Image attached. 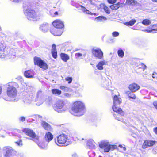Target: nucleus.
<instances>
[{
    "label": "nucleus",
    "instance_id": "1",
    "mask_svg": "<svg viewBox=\"0 0 157 157\" xmlns=\"http://www.w3.org/2000/svg\"><path fill=\"white\" fill-rule=\"evenodd\" d=\"M17 83L15 82H11L8 83V86L7 90V94L8 97L4 96L3 98L7 101H17L18 99L16 98L17 94V91L14 86Z\"/></svg>",
    "mask_w": 157,
    "mask_h": 157
},
{
    "label": "nucleus",
    "instance_id": "2",
    "mask_svg": "<svg viewBox=\"0 0 157 157\" xmlns=\"http://www.w3.org/2000/svg\"><path fill=\"white\" fill-rule=\"evenodd\" d=\"M71 110V113L75 116H80L83 115L86 112L84 103L80 101L75 102L72 105Z\"/></svg>",
    "mask_w": 157,
    "mask_h": 157
},
{
    "label": "nucleus",
    "instance_id": "3",
    "mask_svg": "<svg viewBox=\"0 0 157 157\" xmlns=\"http://www.w3.org/2000/svg\"><path fill=\"white\" fill-rule=\"evenodd\" d=\"M25 13L28 20L32 21L39 19L42 15L40 12L37 9H28L25 11Z\"/></svg>",
    "mask_w": 157,
    "mask_h": 157
},
{
    "label": "nucleus",
    "instance_id": "4",
    "mask_svg": "<svg viewBox=\"0 0 157 157\" xmlns=\"http://www.w3.org/2000/svg\"><path fill=\"white\" fill-rule=\"evenodd\" d=\"M33 89L32 87L26 86L23 98V101L25 103L29 104L31 103L34 98L33 94Z\"/></svg>",
    "mask_w": 157,
    "mask_h": 157
},
{
    "label": "nucleus",
    "instance_id": "5",
    "mask_svg": "<svg viewBox=\"0 0 157 157\" xmlns=\"http://www.w3.org/2000/svg\"><path fill=\"white\" fill-rule=\"evenodd\" d=\"M121 98L117 95H115L113 98V105L112 106V109L114 112L120 114L121 116L124 115V112L120 108L117 107L121 103Z\"/></svg>",
    "mask_w": 157,
    "mask_h": 157
},
{
    "label": "nucleus",
    "instance_id": "6",
    "mask_svg": "<svg viewBox=\"0 0 157 157\" xmlns=\"http://www.w3.org/2000/svg\"><path fill=\"white\" fill-rule=\"evenodd\" d=\"M67 138V135L63 134L57 137L56 140H55V142L58 145L60 146L61 145H62V146H67L71 143Z\"/></svg>",
    "mask_w": 157,
    "mask_h": 157
},
{
    "label": "nucleus",
    "instance_id": "7",
    "mask_svg": "<svg viewBox=\"0 0 157 157\" xmlns=\"http://www.w3.org/2000/svg\"><path fill=\"white\" fill-rule=\"evenodd\" d=\"M64 101L60 100L57 101L53 106L54 109L58 113H61L64 111L63 108L65 105Z\"/></svg>",
    "mask_w": 157,
    "mask_h": 157
},
{
    "label": "nucleus",
    "instance_id": "8",
    "mask_svg": "<svg viewBox=\"0 0 157 157\" xmlns=\"http://www.w3.org/2000/svg\"><path fill=\"white\" fill-rule=\"evenodd\" d=\"M24 132L27 135L33 138V140L36 143L38 142L39 141V137L36 135L35 133L33 130L28 128H25L24 130Z\"/></svg>",
    "mask_w": 157,
    "mask_h": 157
},
{
    "label": "nucleus",
    "instance_id": "9",
    "mask_svg": "<svg viewBox=\"0 0 157 157\" xmlns=\"http://www.w3.org/2000/svg\"><path fill=\"white\" fill-rule=\"evenodd\" d=\"M93 55L96 58L101 59L103 57V53L101 50L98 48H94L92 49Z\"/></svg>",
    "mask_w": 157,
    "mask_h": 157
},
{
    "label": "nucleus",
    "instance_id": "10",
    "mask_svg": "<svg viewBox=\"0 0 157 157\" xmlns=\"http://www.w3.org/2000/svg\"><path fill=\"white\" fill-rule=\"evenodd\" d=\"M8 49L6 48L5 44L0 43V58H4L8 54Z\"/></svg>",
    "mask_w": 157,
    "mask_h": 157
},
{
    "label": "nucleus",
    "instance_id": "11",
    "mask_svg": "<svg viewBox=\"0 0 157 157\" xmlns=\"http://www.w3.org/2000/svg\"><path fill=\"white\" fill-rule=\"evenodd\" d=\"M3 151L5 153V157H10L13 152V150L12 148L10 147H5L3 149Z\"/></svg>",
    "mask_w": 157,
    "mask_h": 157
},
{
    "label": "nucleus",
    "instance_id": "12",
    "mask_svg": "<svg viewBox=\"0 0 157 157\" xmlns=\"http://www.w3.org/2000/svg\"><path fill=\"white\" fill-rule=\"evenodd\" d=\"M156 141L152 140H146L144 142L142 147L143 148L145 149L147 148L152 146L156 143Z\"/></svg>",
    "mask_w": 157,
    "mask_h": 157
},
{
    "label": "nucleus",
    "instance_id": "13",
    "mask_svg": "<svg viewBox=\"0 0 157 157\" xmlns=\"http://www.w3.org/2000/svg\"><path fill=\"white\" fill-rule=\"evenodd\" d=\"M52 24L54 28L61 29L64 26V23L60 20L57 19L54 21Z\"/></svg>",
    "mask_w": 157,
    "mask_h": 157
},
{
    "label": "nucleus",
    "instance_id": "14",
    "mask_svg": "<svg viewBox=\"0 0 157 157\" xmlns=\"http://www.w3.org/2000/svg\"><path fill=\"white\" fill-rule=\"evenodd\" d=\"M44 101V99L41 95V92L39 91L37 94V97L35 99L36 104L38 105H40L42 104Z\"/></svg>",
    "mask_w": 157,
    "mask_h": 157
},
{
    "label": "nucleus",
    "instance_id": "15",
    "mask_svg": "<svg viewBox=\"0 0 157 157\" xmlns=\"http://www.w3.org/2000/svg\"><path fill=\"white\" fill-rule=\"evenodd\" d=\"M51 33L54 36H60L63 32L62 29L54 28L51 30Z\"/></svg>",
    "mask_w": 157,
    "mask_h": 157
},
{
    "label": "nucleus",
    "instance_id": "16",
    "mask_svg": "<svg viewBox=\"0 0 157 157\" xmlns=\"http://www.w3.org/2000/svg\"><path fill=\"white\" fill-rule=\"evenodd\" d=\"M49 26L48 24L44 23L40 25L39 29L40 30L45 33L48 31L49 28Z\"/></svg>",
    "mask_w": 157,
    "mask_h": 157
},
{
    "label": "nucleus",
    "instance_id": "17",
    "mask_svg": "<svg viewBox=\"0 0 157 157\" xmlns=\"http://www.w3.org/2000/svg\"><path fill=\"white\" fill-rule=\"evenodd\" d=\"M129 88L132 92H135L140 88V86L137 84L133 83L129 85Z\"/></svg>",
    "mask_w": 157,
    "mask_h": 157
},
{
    "label": "nucleus",
    "instance_id": "18",
    "mask_svg": "<svg viewBox=\"0 0 157 157\" xmlns=\"http://www.w3.org/2000/svg\"><path fill=\"white\" fill-rule=\"evenodd\" d=\"M53 138V135L50 132H46L45 134L44 139L48 143L51 141Z\"/></svg>",
    "mask_w": 157,
    "mask_h": 157
},
{
    "label": "nucleus",
    "instance_id": "19",
    "mask_svg": "<svg viewBox=\"0 0 157 157\" xmlns=\"http://www.w3.org/2000/svg\"><path fill=\"white\" fill-rule=\"evenodd\" d=\"M107 62L105 60L100 61L96 65L97 68L99 70H102L103 69V66L107 64Z\"/></svg>",
    "mask_w": 157,
    "mask_h": 157
},
{
    "label": "nucleus",
    "instance_id": "20",
    "mask_svg": "<svg viewBox=\"0 0 157 157\" xmlns=\"http://www.w3.org/2000/svg\"><path fill=\"white\" fill-rule=\"evenodd\" d=\"M95 142L92 139L89 140H87V143L88 147L90 149H94L95 148Z\"/></svg>",
    "mask_w": 157,
    "mask_h": 157
},
{
    "label": "nucleus",
    "instance_id": "21",
    "mask_svg": "<svg viewBox=\"0 0 157 157\" xmlns=\"http://www.w3.org/2000/svg\"><path fill=\"white\" fill-rule=\"evenodd\" d=\"M24 75L28 78H31L33 77L34 75L33 71L32 70H29L25 71L24 73Z\"/></svg>",
    "mask_w": 157,
    "mask_h": 157
},
{
    "label": "nucleus",
    "instance_id": "22",
    "mask_svg": "<svg viewBox=\"0 0 157 157\" xmlns=\"http://www.w3.org/2000/svg\"><path fill=\"white\" fill-rule=\"evenodd\" d=\"M52 54L53 57L56 59L57 57V53L56 49V46L55 44L52 45Z\"/></svg>",
    "mask_w": 157,
    "mask_h": 157
},
{
    "label": "nucleus",
    "instance_id": "23",
    "mask_svg": "<svg viewBox=\"0 0 157 157\" xmlns=\"http://www.w3.org/2000/svg\"><path fill=\"white\" fill-rule=\"evenodd\" d=\"M115 145L109 144L103 148L104 151L105 152H109L110 150H113L115 149Z\"/></svg>",
    "mask_w": 157,
    "mask_h": 157
},
{
    "label": "nucleus",
    "instance_id": "24",
    "mask_svg": "<svg viewBox=\"0 0 157 157\" xmlns=\"http://www.w3.org/2000/svg\"><path fill=\"white\" fill-rule=\"evenodd\" d=\"M41 125L44 129L50 131L51 129V127L50 125L44 121H42Z\"/></svg>",
    "mask_w": 157,
    "mask_h": 157
},
{
    "label": "nucleus",
    "instance_id": "25",
    "mask_svg": "<svg viewBox=\"0 0 157 157\" xmlns=\"http://www.w3.org/2000/svg\"><path fill=\"white\" fill-rule=\"evenodd\" d=\"M109 144V142L107 140H104L101 141L100 143L99 146L100 148H103Z\"/></svg>",
    "mask_w": 157,
    "mask_h": 157
},
{
    "label": "nucleus",
    "instance_id": "26",
    "mask_svg": "<svg viewBox=\"0 0 157 157\" xmlns=\"http://www.w3.org/2000/svg\"><path fill=\"white\" fill-rule=\"evenodd\" d=\"M60 56L62 60L64 62H67L69 59V56L66 54L61 53Z\"/></svg>",
    "mask_w": 157,
    "mask_h": 157
},
{
    "label": "nucleus",
    "instance_id": "27",
    "mask_svg": "<svg viewBox=\"0 0 157 157\" xmlns=\"http://www.w3.org/2000/svg\"><path fill=\"white\" fill-rule=\"evenodd\" d=\"M34 63L35 64L39 66L43 61L40 58L35 57L34 58Z\"/></svg>",
    "mask_w": 157,
    "mask_h": 157
},
{
    "label": "nucleus",
    "instance_id": "28",
    "mask_svg": "<svg viewBox=\"0 0 157 157\" xmlns=\"http://www.w3.org/2000/svg\"><path fill=\"white\" fill-rule=\"evenodd\" d=\"M34 63L35 64L39 66L43 61L40 58L35 57L34 58Z\"/></svg>",
    "mask_w": 157,
    "mask_h": 157
},
{
    "label": "nucleus",
    "instance_id": "29",
    "mask_svg": "<svg viewBox=\"0 0 157 157\" xmlns=\"http://www.w3.org/2000/svg\"><path fill=\"white\" fill-rule=\"evenodd\" d=\"M39 141L38 142L36 143L38 146L41 148L44 149L47 146L48 143H46L45 142H42L39 143Z\"/></svg>",
    "mask_w": 157,
    "mask_h": 157
},
{
    "label": "nucleus",
    "instance_id": "30",
    "mask_svg": "<svg viewBox=\"0 0 157 157\" xmlns=\"http://www.w3.org/2000/svg\"><path fill=\"white\" fill-rule=\"evenodd\" d=\"M107 18L103 16H100L96 17L95 18V20L96 21L98 22L99 21H104L107 20Z\"/></svg>",
    "mask_w": 157,
    "mask_h": 157
},
{
    "label": "nucleus",
    "instance_id": "31",
    "mask_svg": "<svg viewBox=\"0 0 157 157\" xmlns=\"http://www.w3.org/2000/svg\"><path fill=\"white\" fill-rule=\"evenodd\" d=\"M38 66L40 68H42L45 70L48 68V65L43 60L42 62H41V63H40Z\"/></svg>",
    "mask_w": 157,
    "mask_h": 157
},
{
    "label": "nucleus",
    "instance_id": "32",
    "mask_svg": "<svg viewBox=\"0 0 157 157\" xmlns=\"http://www.w3.org/2000/svg\"><path fill=\"white\" fill-rule=\"evenodd\" d=\"M111 83L109 82V80H105L102 83V85L103 86L106 88L107 89V87L110 85Z\"/></svg>",
    "mask_w": 157,
    "mask_h": 157
},
{
    "label": "nucleus",
    "instance_id": "33",
    "mask_svg": "<svg viewBox=\"0 0 157 157\" xmlns=\"http://www.w3.org/2000/svg\"><path fill=\"white\" fill-rule=\"evenodd\" d=\"M137 2L134 0H127L126 3L128 5L134 6L137 4Z\"/></svg>",
    "mask_w": 157,
    "mask_h": 157
},
{
    "label": "nucleus",
    "instance_id": "34",
    "mask_svg": "<svg viewBox=\"0 0 157 157\" xmlns=\"http://www.w3.org/2000/svg\"><path fill=\"white\" fill-rule=\"evenodd\" d=\"M136 21L135 19H132L129 22H126L124 23L127 26H132L136 22Z\"/></svg>",
    "mask_w": 157,
    "mask_h": 157
},
{
    "label": "nucleus",
    "instance_id": "35",
    "mask_svg": "<svg viewBox=\"0 0 157 157\" xmlns=\"http://www.w3.org/2000/svg\"><path fill=\"white\" fill-rule=\"evenodd\" d=\"M52 92L55 94L60 95L61 93V91L60 90L56 89H52Z\"/></svg>",
    "mask_w": 157,
    "mask_h": 157
},
{
    "label": "nucleus",
    "instance_id": "36",
    "mask_svg": "<svg viewBox=\"0 0 157 157\" xmlns=\"http://www.w3.org/2000/svg\"><path fill=\"white\" fill-rule=\"evenodd\" d=\"M142 23L143 25L146 26H147L151 24V21L147 19L143 20Z\"/></svg>",
    "mask_w": 157,
    "mask_h": 157
},
{
    "label": "nucleus",
    "instance_id": "37",
    "mask_svg": "<svg viewBox=\"0 0 157 157\" xmlns=\"http://www.w3.org/2000/svg\"><path fill=\"white\" fill-rule=\"evenodd\" d=\"M138 68L142 69L144 71L146 68V66L143 63H141L139 64L137 66Z\"/></svg>",
    "mask_w": 157,
    "mask_h": 157
},
{
    "label": "nucleus",
    "instance_id": "38",
    "mask_svg": "<svg viewBox=\"0 0 157 157\" xmlns=\"http://www.w3.org/2000/svg\"><path fill=\"white\" fill-rule=\"evenodd\" d=\"M133 92H129V93H128V96L130 98L132 99H135L136 96L133 93Z\"/></svg>",
    "mask_w": 157,
    "mask_h": 157
},
{
    "label": "nucleus",
    "instance_id": "39",
    "mask_svg": "<svg viewBox=\"0 0 157 157\" xmlns=\"http://www.w3.org/2000/svg\"><path fill=\"white\" fill-rule=\"evenodd\" d=\"M117 53L118 56L121 58H123L124 56V53L122 50L118 51Z\"/></svg>",
    "mask_w": 157,
    "mask_h": 157
},
{
    "label": "nucleus",
    "instance_id": "40",
    "mask_svg": "<svg viewBox=\"0 0 157 157\" xmlns=\"http://www.w3.org/2000/svg\"><path fill=\"white\" fill-rule=\"evenodd\" d=\"M122 5L123 4L120 2H118L117 4H113L116 10L118 9L120 6H122Z\"/></svg>",
    "mask_w": 157,
    "mask_h": 157
},
{
    "label": "nucleus",
    "instance_id": "41",
    "mask_svg": "<svg viewBox=\"0 0 157 157\" xmlns=\"http://www.w3.org/2000/svg\"><path fill=\"white\" fill-rule=\"evenodd\" d=\"M88 155L90 157H94L95 156V153L92 151H90L88 152Z\"/></svg>",
    "mask_w": 157,
    "mask_h": 157
},
{
    "label": "nucleus",
    "instance_id": "42",
    "mask_svg": "<svg viewBox=\"0 0 157 157\" xmlns=\"http://www.w3.org/2000/svg\"><path fill=\"white\" fill-rule=\"evenodd\" d=\"M119 35V33L116 31H115L112 33V35L114 37L118 36Z\"/></svg>",
    "mask_w": 157,
    "mask_h": 157
},
{
    "label": "nucleus",
    "instance_id": "43",
    "mask_svg": "<svg viewBox=\"0 0 157 157\" xmlns=\"http://www.w3.org/2000/svg\"><path fill=\"white\" fill-rule=\"evenodd\" d=\"M104 9L105 11L108 14L110 13V11L109 8L107 6H104Z\"/></svg>",
    "mask_w": 157,
    "mask_h": 157
},
{
    "label": "nucleus",
    "instance_id": "44",
    "mask_svg": "<svg viewBox=\"0 0 157 157\" xmlns=\"http://www.w3.org/2000/svg\"><path fill=\"white\" fill-rule=\"evenodd\" d=\"M65 80L67 81H68V83H70L71 82L72 80V77H67L65 78Z\"/></svg>",
    "mask_w": 157,
    "mask_h": 157
},
{
    "label": "nucleus",
    "instance_id": "45",
    "mask_svg": "<svg viewBox=\"0 0 157 157\" xmlns=\"http://www.w3.org/2000/svg\"><path fill=\"white\" fill-rule=\"evenodd\" d=\"M15 143L19 146H21L22 145V141L21 140L15 142Z\"/></svg>",
    "mask_w": 157,
    "mask_h": 157
},
{
    "label": "nucleus",
    "instance_id": "46",
    "mask_svg": "<svg viewBox=\"0 0 157 157\" xmlns=\"http://www.w3.org/2000/svg\"><path fill=\"white\" fill-rule=\"evenodd\" d=\"M19 120L20 121L23 122L25 121V118L23 116L19 118Z\"/></svg>",
    "mask_w": 157,
    "mask_h": 157
},
{
    "label": "nucleus",
    "instance_id": "47",
    "mask_svg": "<svg viewBox=\"0 0 157 157\" xmlns=\"http://www.w3.org/2000/svg\"><path fill=\"white\" fill-rule=\"evenodd\" d=\"M116 0H108V2L110 4H113L115 3Z\"/></svg>",
    "mask_w": 157,
    "mask_h": 157
},
{
    "label": "nucleus",
    "instance_id": "48",
    "mask_svg": "<svg viewBox=\"0 0 157 157\" xmlns=\"http://www.w3.org/2000/svg\"><path fill=\"white\" fill-rule=\"evenodd\" d=\"M64 95L65 97L67 98H69L71 97V94H69V93H66L64 94Z\"/></svg>",
    "mask_w": 157,
    "mask_h": 157
},
{
    "label": "nucleus",
    "instance_id": "49",
    "mask_svg": "<svg viewBox=\"0 0 157 157\" xmlns=\"http://www.w3.org/2000/svg\"><path fill=\"white\" fill-rule=\"evenodd\" d=\"M115 115H116L115 114H113L114 116L115 117V118L116 119H117L119 121H122V122H123V120L122 119H121L120 117H117V116H116Z\"/></svg>",
    "mask_w": 157,
    "mask_h": 157
},
{
    "label": "nucleus",
    "instance_id": "50",
    "mask_svg": "<svg viewBox=\"0 0 157 157\" xmlns=\"http://www.w3.org/2000/svg\"><path fill=\"white\" fill-rule=\"evenodd\" d=\"M81 10L84 13L87 10L86 8L82 6H81Z\"/></svg>",
    "mask_w": 157,
    "mask_h": 157
},
{
    "label": "nucleus",
    "instance_id": "51",
    "mask_svg": "<svg viewBox=\"0 0 157 157\" xmlns=\"http://www.w3.org/2000/svg\"><path fill=\"white\" fill-rule=\"evenodd\" d=\"M85 13L86 14H90L91 15H93V14H95V13L94 14V13H92L91 12H90L89 10H87L86 11Z\"/></svg>",
    "mask_w": 157,
    "mask_h": 157
},
{
    "label": "nucleus",
    "instance_id": "52",
    "mask_svg": "<svg viewBox=\"0 0 157 157\" xmlns=\"http://www.w3.org/2000/svg\"><path fill=\"white\" fill-rule=\"evenodd\" d=\"M82 54L80 53H77L75 54V56L77 57H79L82 56Z\"/></svg>",
    "mask_w": 157,
    "mask_h": 157
},
{
    "label": "nucleus",
    "instance_id": "53",
    "mask_svg": "<svg viewBox=\"0 0 157 157\" xmlns=\"http://www.w3.org/2000/svg\"><path fill=\"white\" fill-rule=\"evenodd\" d=\"M153 104L155 108L157 109V101H155L154 102Z\"/></svg>",
    "mask_w": 157,
    "mask_h": 157
},
{
    "label": "nucleus",
    "instance_id": "54",
    "mask_svg": "<svg viewBox=\"0 0 157 157\" xmlns=\"http://www.w3.org/2000/svg\"><path fill=\"white\" fill-rule=\"evenodd\" d=\"M155 30V29H153L152 30H148L147 29H145L144 30V31L147 32L148 33H151V32H152V31Z\"/></svg>",
    "mask_w": 157,
    "mask_h": 157
},
{
    "label": "nucleus",
    "instance_id": "55",
    "mask_svg": "<svg viewBox=\"0 0 157 157\" xmlns=\"http://www.w3.org/2000/svg\"><path fill=\"white\" fill-rule=\"evenodd\" d=\"M60 88L61 90H65L66 88H67V87H66L64 86H60Z\"/></svg>",
    "mask_w": 157,
    "mask_h": 157
},
{
    "label": "nucleus",
    "instance_id": "56",
    "mask_svg": "<svg viewBox=\"0 0 157 157\" xmlns=\"http://www.w3.org/2000/svg\"><path fill=\"white\" fill-rule=\"evenodd\" d=\"M110 8L112 9V10H116L115 8V6H114L113 5H111L110 6Z\"/></svg>",
    "mask_w": 157,
    "mask_h": 157
},
{
    "label": "nucleus",
    "instance_id": "57",
    "mask_svg": "<svg viewBox=\"0 0 157 157\" xmlns=\"http://www.w3.org/2000/svg\"><path fill=\"white\" fill-rule=\"evenodd\" d=\"M72 157H78L77 154L75 153L72 155Z\"/></svg>",
    "mask_w": 157,
    "mask_h": 157
},
{
    "label": "nucleus",
    "instance_id": "58",
    "mask_svg": "<svg viewBox=\"0 0 157 157\" xmlns=\"http://www.w3.org/2000/svg\"><path fill=\"white\" fill-rule=\"evenodd\" d=\"M154 131L155 133L157 134V128H156L154 129Z\"/></svg>",
    "mask_w": 157,
    "mask_h": 157
},
{
    "label": "nucleus",
    "instance_id": "59",
    "mask_svg": "<svg viewBox=\"0 0 157 157\" xmlns=\"http://www.w3.org/2000/svg\"><path fill=\"white\" fill-rule=\"evenodd\" d=\"M21 0H13L14 2H19Z\"/></svg>",
    "mask_w": 157,
    "mask_h": 157
},
{
    "label": "nucleus",
    "instance_id": "60",
    "mask_svg": "<svg viewBox=\"0 0 157 157\" xmlns=\"http://www.w3.org/2000/svg\"><path fill=\"white\" fill-rule=\"evenodd\" d=\"M123 149L124 151H126V147H123Z\"/></svg>",
    "mask_w": 157,
    "mask_h": 157
},
{
    "label": "nucleus",
    "instance_id": "61",
    "mask_svg": "<svg viewBox=\"0 0 157 157\" xmlns=\"http://www.w3.org/2000/svg\"><path fill=\"white\" fill-rule=\"evenodd\" d=\"M119 147L121 148H123V146L121 145H119Z\"/></svg>",
    "mask_w": 157,
    "mask_h": 157
},
{
    "label": "nucleus",
    "instance_id": "62",
    "mask_svg": "<svg viewBox=\"0 0 157 157\" xmlns=\"http://www.w3.org/2000/svg\"><path fill=\"white\" fill-rule=\"evenodd\" d=\"M58 13L57 12H56L54 13V14L55 15H58Z\"/></svg>",
    "mask_w": 157,
    "mask_h": 157
},
{
    "label": "nucleus",
    "instance_id": "63",
    "mask_svg": "<svg viewBox=\"0 0 157 157\" xmlns=\"http://www.w3.org/2000/svg\"><path fill=\"white\" fill-rule=\"evenodd\" d=\"M152 1L153 2H157V0H152Z\"/></svg>",
    "mask_w": 157,
    "mask_h": 157
},
{
    "label": "nucleus",
    "instance_id": "64",
    "mask_svg": "<svg viewBox=\"0 0 157 157\" xmlns=\"http://www.w3.org/2000/svg\"><path fill=\"white\" fill-rule=\"evenodd\" d=\"M156 150V149L155 148H154L153 149V151H155V150Z\"/></svg>",
    "mask_w": 157,
    "mask_h": 157
}]
</instances>
